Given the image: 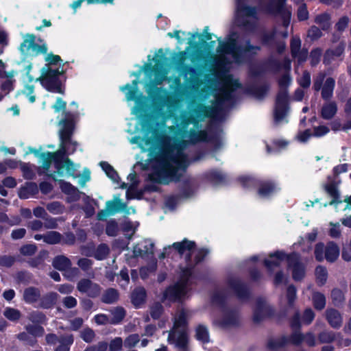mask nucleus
I'll return each instance as SVG.
<instances>
[{"label": "nucleus", "instance_id": "nucleus-42", "mask_svg": "<svg viewBox=\"0 0 351 351\" xmlns=\"http://www.w3.org/2000/svg\"><path fill=\"white\" fill-rule=\"evenodd\" d=\"M315 23L319 25L322 29L326 30L330 27V16L327 13L318 14L315 18Z\"/></svg>", "mask_w": 351, "mask_h": 351}, {"label": "nucleus", "instance_id": "nucleus-51", "mask_svg": "<svg viewBox=\"0 0 351 351\" xmlns=\"http://www.w3.org/2000/svg\"><path fill=\"white\" fill-rule=\"evenodd\" d=\"M176 68L180 71L181 75H182L185 78H187L188 75L191 77H193L197 73L196 69L189 64H184L177 66Z\"/></svg>", "mask_w": 351, "mask_h": 351}, {"label": "nucleus", "instance_id": "nucleus-47", "mask_svg": "<svg viewBox=\"0 0 351 351\" xmlns=\"http://www.w3.org/2000/svg\"><path fill=\"white\" fill-rule=\"evenodd\" d=\"M195 337L204 343L208 342L209 336L207 328L203 325H199L195 330Z\"/></svg>", "mask_w": 351, "mask_h": 351}, {"label": "nucleus", "instance_id": "nucleus-58", "mask_svg": "<svg viewBox=\"0 0 351 351\" xmlns=\"http://www.w3.org/2000/svg\"><path fill=\"white\" fill-rule=\"evenodd\" d=\"M29 319L33 323L43 324L45 322L47 317L43 312L36 311L29 315Z\"/></svg>", "mask_w": 351, "mask_h": 351}, {"label": "nucleus", "instance_id": "nucleus-41", "mask_svg": "<svg viewBox=\"0 0 351 351\" xmlns=\"http://www.w3.org/2000/svg\"><path fill=\"white\" fill-rule=\"evenodd\" d=\"M312 300L315 309L321 311L325 308L326 300L323 293L314 292L312 295Z\"/></svg>", "mask_w": 351, "mask_h": 351}, {"label": "nucleus", "instance_id": "nucleus-32", "mask_svg": "<svg viewBox=\"0 0 351 351\" xmlns=\"http://www.w3.org/2000/svg\"><path fill=\"white\" fill-rule=\"evenodd\" d=\"M40 291L35 287H29L24 289L23 293V300L28 304H34L39 300Z\"/></svg>", "mask_w": 351, "mask_h": 351}, {"label": "nucleus", "instance_id": "nucleus-64", "mask_svg": "<svg viewBox=\"0 0 351 351\" xmlns=\"http://www.w3.org/2000/svg\"><path fill=\"white\" fill-rule=\"evenodd\" d=\"M108 343L106 341H99L97 344L86 348L84 351H106Z\"/></svg>", "mask_w": 351, "mask_h": 351}, {"label": "nucleus", "instance_id": "nucleus-20", "mask_svg": "<svg viewBox=\"0 0 351 351\" xmlns=\"http://www.w3.org/2000/svg\"><path fill=\"white\" fill-rule=\"evenodd\" d=\"M289 269L291 271L292 278L295 281H301L305 277L306 267L302 262L300 256L297 253H292L287 256Z\"/></svg>", "mask_w": 351, "mask_h": 351}, {"label": "nucleus", "instance_id": "nucleus-57", "mask_svg": "<svg viewBox=\"0 0 351 351\" xmlns=\"http://www.w3.org/2000/svg\"><path fill=\"white\" fill-rule=\"evenodd\" d=\"M140 340V336L138 334H132L125 339L123 345L126 348H132L135 347Z\"/></svg>", "mask_w": 351, "mask_h": 351}, {"label": "nucleus", "instance_id": "nucleus-11", "mask_svg": "<svg viewBox=\"0 0 351 351\" xmlns=\"http://www.w3.org/2000/svg\"><path fill=\"white\" fill-rule=\"evenodd\" d=\"M348 165L346 163L341 164L335 166L332 169L333 176H328L326 183L324 187L326 193L332 198V201L330 204H337L341 202L339 200L340 194L338 190V186L341 183V180L338 176L341 173L348 171Z\"/></svg>", "mask_w": 351, "mask_h": 351}, {"label": "nucleus", "instance_id": "nucleus-49", "mask_svg": "<svg viewBox=\"0 0 351 351\" xmlns=\"http://www.w3.org/2000/svg\"><path fill=\"white\" fill-rule=\"evenodd\" d=\"M335 335L332 331L324 330L318 335V340L320 343H330L335 340Z\"/></svg>", "mask_w": 351, "mask_h": 351}, {"label": "nucleus", "instance_id": "nucleus-34", "mask_svg": "<svg viewBox=\"0 0 351 351\" xmlns=\"http://www.w3.org/2000/svg\"><path fill=\"white\" fill-rule=\"evenodd\" d=\"M119 299V293L118 290L114 288L106 289L101 298V301L105 304L116 303Z\"/></svg>", "mask_w": 351, "mask_h": 351}, {"label": "nucleus", "instance_id": "nucleus-27", "mask_svg": "<svg viewBox=\"0 0 351 351\" xmlns=\"http://www.w3.org/2000/svg\"><path fill=\"white\" fill-rule=\"evenodd\" d=\"M287 255L282 251H276L269 255V258L264 260L265 266L270 271L274 267H278L281 262L286 258Z\"/></svg>", "mask_w": 351, "mask_h": 351}, {"label": "nucleus", "instance_id": "nucleus-62", "mask_svg": "<svg viewBox=\"0 0 351 351\" xmlns=\"http://www.w3.org/2000/svg\"><path fill=\"white\" fill-rule=\"evenodd\" d=\"M44 241L49 244H56L60 241V234L57 232H49L43 236Z\"/></svg>", "mask_w": 351, "mask_h": 351}, {"label": "nucleus", "instance_id": "nucleus-2", "mask_svg": "<svg viewBox=\"0 0 351 351\" xmlns=\"http://www.w3.org/2000/svg\"><path fill=\"white\" fill-rule=\"evenodd\" d=\"M208 27H205L203 34L193 33L191 34L189 42L193 49V57L199 62L205 65L213 63L214 76V102L213 108L203 106L202 112L204 116L209 117V112H213V119L216 128L219 126V44L215 49V53H213V41L208 43L212 39V34L208 32ZM219 42V38L217 39Z\"/></svg>", "mask_w": 351, "mask_h": 351}, {"label": "nucleus", "instance_id": "nucleus-48", "mask_svg": "<svg viewBox=\"0 0 351 351\" xmlns=\"http://www.w3.org/2000/svg\"><path fill=\"white\" fill-rule=\"evenodd\" d=\"M27 332L33 337H42L44 335V328L39 325L29 324L25 326Z\"/></svg>", "mask_w": 351, "mask_h": 351}, {"label": "nucleus", "instance_id": "nucleus-12", "mask_svg": "<svg viewBox=\"0 0 351 351\" xmlns=\"http://www.w3.org/2000/svg\"><path fill=\"white\" fill-rule=\"evenodd\" d=\"M71 151L69 152V147H60V149L51 154L54 156V166L57 169V173L62 175L63 169H65L66 173L74 178L77 177L75 173L76 169L73 161L68 157L72 154Z\"/></svg>", "mask_w": 351, "mask_h": 351}, {"label": "nucleus", "instance_id": "nucleus-39", "mask_svg": "<svg viewBox=\"0 0 351 351\" xmlns=\"http://www.w3.org/2000/svg\"><path fill=\"white\" fill-rule=\"evenodd\" d=\"M110 251V248L107 244L101 243L96 249L94 248L93 256L99 261L104 260L108 256Z\"/></svg>", "mask_w": 351, "mask_h": 351}, {"label": "nucleus", "instance_id": "nucleus-21", "mask_svg": "<svg viewBox=\"0 0 351 351\" xmlns=\"http://www.w3.org/2000/svg\"><path fill=\"white\" fill-rule=\"evenodd\" d=\"M126 208V203L123 202L119 197H114L112 199L106 202L105 208L98 212L96 219H107L108 217L123 212Z\"/></svg>", "mask_w": 351, "mask_h": 351}, {"label": "nucleus", "instance_id": "nucleus-29", "mask_svg": "<svg viewBox=\"0 0 351 351\" xmlns=\"http://www.w3.org/2000/svg\"><path fill=\"white\" fill-rule=\"evenodd\" d=\"M59 298V295L53 291L47 293L39 298V307L49 309L53 307Z\"/></svg>", "mask_w": 351, "mask_h": 351}, {"label": "nucleus", "instance_id": "nucleus-30", "mask_svg": "<svg viewBox=\"0 0 351 351\" xmlns=\"http://www.w3.org/2000/svg\"><path fill=\"white\" fill-rule=\"evenodd\" d=\"M38 193V187L35 182H27L23 186H21L19 190V197L21 199H28L30 196H34Z\"/></svg>", "mask_w": 351, "mask_h": 351}, {"label": "nucleus", "instance_id": "nucleus-52", "mask_svg": "<svg viewBox=\"0 0 351 351\" xmlns=\"http://www.w3.org/2000/svg\"><path fill=\"white\" fill-rule=\"evenodd\" d=\"M194 193V190L188 181H184L180 187V194L179 195L181 197L189 198L191 197Z\"/></svg>", "mask_w": 351, "mask_h": 351}, {"label": "nucleus", "instance_id": "nucleus-55", "mask_svg": "<svg viewBox=\"0 0 351 351\" xmlns=\"http://www.w3.org/2000/svg\"><path fill=\"white\" fill-rule=\"evenodd\" d=\"M97 204V201L93 199L90 202H85L84 205L82 206V210L85 213L86 218H90L95 215V210L93 205H96Z\"/></svg>", "mask_w": 351, "mask_h": 351}, {"label": "nucleus", "instance_id": "nucleus-44", "mask_svg": "<svg viewBox=\"0 0 351 351\" xmlns=\"http://www.w3.org/2000/svg\"><path fill=\"white\" fill-rule=\"evenodd\" d=\"M317 283L319 286L325 285L328 278L327 269L325 267L319 265L315 269Z\"/></svg>", "mask_w": 351, "mask_h": 351}, {"label": "nucleus", "instance_id": "nucleus-16", "mask_svg": "<svg viewBox=\"0 0 351 351\" xmlns=\"http://www.w3.org/2000/svg\"><path fill=\"white\" fill-rule=\"evenodd\" d=\"M239 182L244 188H250L258 185V194L262 197H267L274 193L277 189L276 184L271 181H261L258 183L249 176H241Z\"/></svg>", "mask_w": 351, "mask_h": 351}, {"label": "nucleus", "instance_id": "nucleus-45", "mask_svg": "<svg viewBox=\"0 0 351 351\" xmlns=\"http://www.w3.org/2000/svg\"><path fill=\"white\" fill-rule=\"evenodd\" d=\"M121 230L128 239H131L135 232L136 226L130 221H122L121 223H120V231Z\"/></svg>", "mask_w": 351, "mask_h": 351}, {"label": "nucleus", "instance_id": "nucleus-28", "mask_svg": "<svg viewBox=\"0 0 351 351\" xmlns=\"http://www.w3.org/2000/svg\"><path fill=\"white\" fill-rule=\"evenodd\" d=\"M326 319L330 326L333 328H339L343 324L341 313L336 309L330 308L325 311Z\"/></svg>", "mask_w": 351, "mask_h": 351}, {"label": "nucleus", "instance_id": "nucleus-35", "mask_svg": "<svg viewBox=\"0 0 351 351\" xmlns=\"http://www.w3.org/2000/svg\"><path fill=\"white\" fill-rule=\"evenodd\" d=\"M99 166L110 180L116 183L119 182L121 179L117 171L108 162L101 161L99 162Z\"/></svg>", "mask_w": 351, "mask_h": 351}, {"label": "nucleus", "instance_id": "nucleus-33", "mask_svg": "<svg viewBox=\"0 0 351 351\" xmlns=\"http://www.w3.org/2000/svg\"><path fill=\"white\" fill-rule=\"evenodd\" d=\"M337 112V106L335 101H328L324 104L321 110V116L324 119H332Z\"/></svg>", "mask_w": 351, "mask_h": 351}, {"label": "nucleus", "instance_id": "nucleus-13", "mask_svg": "<svg viewBox=\"0 0 351 351\" xmlns=\"http://www.w3.org/2000/svg\"><path fill=\"white\" fill-rule=\"evenodd\" d=\"M240 317L239 310L229 306L225 302L221 291V326L223 328H235L239 326Z\"/></svg>", "mask_w": 351, "mask_h": 351}, {"label": "nucleus", "instance_id": "nucleus-53", "mask_svg": "<svg viewBox=\"0 0 351 351\" xmlns=\"http://www.w3.org/2000/svg\"><path fill=\"white\" fill-rule=\"evenodd\" d=\"M45 61L47 62V63L45 64L43 69H47L48 67H51L52 65H61V63L62 62V60L60 56L55 55L52 53L47 55L45 58Z\"/></svg>", "mask_w": 351, "mask_h": 351}, {"label": "nucleus", "instance_id": "nucleus-15", "mask_svg": "<svg viewBox=\"0 0 351 351\" xmlns=\"http://www.w3.org/2000/svg\"><path fill=\"white\" fill-rule=\"evenodd\" d=\"M325 77L324 73H319L314 79L313 88L315 91L321 90L323 99L330 100L333 95L335 80L334 78L329 77L324 81Z\"/></svg>", "mask_w": 351, "mask_h": 351}, {"label": "nucleus", "instance_id": "nucleus-50", "mask_svg": "<svg viewBox=\"0 0 351 351\" xmlns=\"http://www.w3.org/2000/svg\"><path fill=\"white\" fill-rule=\"evenodd\" d=\"M119 231L120 224H119L117 221H108L106 228V233L108 236L115 237Z\"/></svg>", "mask_w": 351, "mask_h": 351}, {"label": "nucleus", "instance_id": "nucleus-22", "mask_svg": "<svg viewBox=\"0 0 351 351\" xmlns=\"http://www.w3.org/2000/svg\"><path fill=\"white\" fill-rule=\"evenodd\" d=\"M77 290L91 298L99 297L101 292V286L88 278H81L77 283Z\"/></svg>", "mask_w": 351, "mask_h": 351}, {"label": "nucleus", "instance_id": "nucleus-31", "mask_svg": "<svg viewBox=\"0 0 351 351\" xmlns=\"http://www.w3.org/2000/svg\"><path fill=\"white\" fill-rule=\"evenodd\" d=\"M147 293L143 287L135 288L131 293V302L136 308H139L146 301Z\"/></svg>", "mask_w": 351, "mask_h": 351}, {"label": "nucleus", "instance_id": "nucleus-25", "mask_svg": "<svg viewBox=\"0 0 351 351\" xmlns=\"http://www.w3.org/2000/svg\"><path fill=\"white\" fill-rule=\"evenodd\" d=\"M345 48L346 43L341 41L334 49H327L324 54L323 63L325 65L330 64L336 58H340L343 55Z\"/></svg>", "mask_w": 351, "mask_h": 351}, {"label": "nucleus", "instance_id": "nucleus-3", "mask_svg": "<svg viewBox=\"0 0 351 351\" xmlns=\"http://www.w3.org/2000/svg\"><path fill=\"white\" fill-rule=\"evenodd\" d=\"M173 247L180 256L185 254L184 259L186 265L182 268L179 280L167 287L163 291L161 301L162 302L165 301L177 302L182 304L189 298V278L192 274V269L204 260L208 252L204 249L196 251L195 243L186 239L181 242L173 243Z\"/></svg>", "mask_w": 351, "mask_h": 351}, {"label": "nucleus", "instance_id": "nucleus-7", "mask_svg": "<svg viewBox=\"0 0 351 351\" xmlns=\"http://www.w3.org/2000/svg\"><path fill=\"white\" fill-rule=\"evenodd\" d=\"M191 317V312L184 308L178 306L173 317V326L169 332V343H178L180 339L186 340L189 345V337L187 334L188 319Z\"/></svg>", "mask_w": 351, "mask_h": 351}, {"label": "nucleus", "instance_id": "nucleus-18", "mask_svg": "<svg viewBox=\"0 0 351 351\" xmlns=\"http://www.w3.org/2000/svg\"><path fill=\"white\" fill-rule=\"evenodd\" d=\"M228 284L240 302H247L250 300L252 293L246 282L237 278H231L228 280Z\"/></svg>", "mask_w": 351, "mask_h": 351}, {"label": "nucleus", "instance_id": "nucleus-43", "mask_svg": "<svg viewBox=\"0 0 351 351\" xmlns=\"http://www.w3.org/2000/svg\"><path fill=\"white\" fill-rule=\"evenodd\" d=\"M60 189L66 195L78 197L79 190L77 187L71 184L70 182L60 180Z\"/></svg>", "mask_w": 351, "mask_h": 351}, {"label": "nucleus", "instance_id": "nucleus-38", "mask_svg": "<svg viewBox=\"0 0 351 351\" xmlns=\"http://www.w3.org/2000/svg\"><path fill=\"white\" fill-rule=\"evenodd\" d=\"M332 302L336 307H341L345 302V295L343 292L339 288H334L331 291Z\"/></svg>", "mask_w": 351, "mask_h": 351}, {"label": "nucleus", "instance_id": "nucleus-17", "mask_svg": "<svg viewBox=\"0 0 351 351\" xmlns=\"http://www.w3.org/2000/svg\"><path fill=\"white\" fill-rule=\"evenodd\" d=\"M304 335L299 330H293L289 337L282 336L277 339L269 341L267 347L271 351H278L286 344L291 342L293 345H299L304 341Z\"/></svg>", "mask_w": 351, "mask_h": 351}, {"label": "nucleus", "instance_id": "nucleus-8", "mask_svg": "<svg viewBox=\"0 0 351 351\" xmlns=\"http://www.w3.org/2000/svg\"><path fill=\"white\" fill-rule=\"evenodd\" d=\"M75 114L74 112H65L64 118L59 121V125L62 126L59 132L60 147H68V145H71V153H74L77 147V143L71 139L75 128Z\"/></svg>", "mask_w": 351, "mask_h": 351}, {"label": "nucleus", "instance_id": "nucleus-37", "mask_svg": "<svg viewBox=\"0 0 351 351\" xmlns=\"http://www.w3.org/2000/svg\"><path fill=\"white\" fill-rule=\"evenodd\" d=\"M73 335H65L60 336V345L55 349L54 351H69L70 346L73 343Z\"/></svg>", "mask_w": 351, "mask_h": 351}, {"label": "nucleus", "instance_id": "nucleus-24", "mask_svg": "<svg viewBox=\"0 0 351 351\" xmlns=\"http://www.w3.org/2000/svg\"><path fill=\"white\" fill-rule=\"evenodd\" d=\"M35 36L34 34H27V38L24 39L23 43L20 45V49L21 51H25V48L26 50H29V49H32L34 51H36L37 53L45 54L47 52V47L45 44L39 45L35 43Z\"/></svg>", "mask_w": 351, "mask_h": 351}, {"label": "nucleus", "instance_id": "nucleus-56", "mask_svg": "<svg viewBox=\"0 0 351 351\" xmlns=\"http://www.w3.org/2000/svg\"><path fill=\"white\" fill-rule=\"evenodd\" d=\"M53 152H42L40 154V158L43 160V168L45 170H48L51 166L52 161L54 162V156L53 154Z\"/></svg>", "mask_w": 351, "mask_h": 351}, {"label": "nucleus", "instance_id": "nucleus-4", "mask_svg": "<svg viewBox=\"0 0 351 351\" xmlns=\"http://www.w3.org/2000/svg\"><path fill=\"white\" fill-rule=\"evenodd\" d=\"M245 0H237L235 23L245 31L252 32L257 22L256 9L245 5ZM285 3V0H271L265 10L269 13L280 16L282 25L287 28L290 23L291 12Z\"/></svg>", "mask_w": 351, "mask_h": 351}, {"label": "nucleus", "instance_id": "nucleus-26", "mask_svg": "<svg viewBox=\"0 0 351 351\" xmlns=\"http://www.w3.org/2000/svg\"><path fill=\"white\" fill-rule=\"evenodd\" d=\"M53 267L60 271H65L69 269H71V271L75 274L78 272V269L76 267L71 268V261L69 258L63 255H59L56 256L52 261Z\"/></svg>", "mask_w": 351, "mask_h": 351}, {"label": "nucleus", "instance_id": "nucleus-9", "mask_svg": "<svg viewBox=\"0 0 351 351\" xmlns=\"http://www.w3.org/2000/svg\"><path fill=\"white\" fill-rule=\"evenodd\" d=\"M65 71L60 68L42 69V75L37 78V81H40L41 85L49 92L56 93H64L62 81L60 76L64 75Z\"/></svg>", "mask_w": 351, "mask_h": 351}, {"label": "nucleus", "instance_id": "nucleus-14", "mask_svg": "<svg viewBox=\"0 0 351 351\" xmlns=\"http://www.w3.org/2000/svg\"><path fill=\"white\" fill-rule=\"evenodd\" d=\"M314 254L319 262L326 259L329 263H334L339 256V248L332 241L328 242L326 245L320 242L315 245Z\"/></svg>", "mask_w": 351, "mask_h": 351}, {"label": "nucleus", "instance_id": "nucleus-59", "mask_svg": "<svg viewBox=\"0 0 351 351\" xmlns=\"http://www.w3.org/2000/svg\"><path fill=\"white\" fill-rule=\"evenodd\" d=\"M17 338L23 342L25 344L29 345L30 346H34L37 343V340L36 338L33 337L30 334L27 332H23L19 333L17 335Z\"/></svg>", "mask_w": 351, "mask_h": 351}, {"label": "nucleus", "instance_id": "nucleus-5", "mask_svg": "<svg viewBox=\"0 0 351 351\" xmlns=\"http://www.w3.org/2000/svg\"><path fill=\"white\" fill-rule=\"evenodd\" d=\"M137 79L132 81V85L127 84L121 88L122 91L128 90L125 93V98L127 101H135V105L133 108L134 113L141 119L143 128H152L151 120L152 118L150 112V106L143 97H138Z\"/></svg>", "mask_w": 351, "mask_h": 351}, {"label": "nucleus", "instance_id": "nucleus-61", "mask_svg": "<svg viewBox=\"0 0 351 351\" xmlns=\"http://www.w3.org/2000/svg\"><path fill=\"white\" fill-rule=\"evenodd\" d=\"M3 315L7 319L11 321H17L21 317V312L19 310L12 308H7L3 313Z\"/></svg>", "mask_w": 351, "mask_h": 351}, {"label": "nucleus", "instance_id": "nucleus-36", "mask_svg": "<svg viewBox=\"0 0 351 351\" xmlns=\"http://www.w3.org/2000/svg\"><path fill=\"white\" fill-rule=\"evenodd\" d=\"M28 227L33 230H40L44 227L45 229H53L57 228L56 221H46L45 223L42 221H32L28 223Z\"/></svg>", "mask_w": 351, "mask_h": 351}, {"label": "nucleus", "instance_id": "nucleus-40", "mask_svg": "<svg viewBox=\"0 0 351 351\" xmlns=\"http://www.w3.org/2000/svg\"><path fill=\"white\" fill-rule=\"evenodd\" d=\"M112 317L110 320V324H117L120 323L125 317V311L121 306H117L110 310Z\"/></svg>", "mask_w": 351, "mask_h": 351}, {"label": "nucleus", "instance_id": "nucleus-60", "mask_svg": "<svg viewBox=\"0 0 351 351\" xmlns=\"http://www.w3.org/2000/svg\"><path fill=\"white\" fill-rule=\"evenodd\" d=\"M80 337L85 342L91 343L95 337V333L93 329L86 327L80 332Z\"/></svg>", "mask_w": 351, "mask_h": 351}, {"label": "nucleus", "instance_id": "nucleus-1", "mask_svg": "<svg viewBox=\"0 0 351 351\" xmlns=\"http://www.w3.org/2000/svg\"><path fill=\"white\" fill-rule=\"evenodd\" d=\"M260 49V47L251 45L249 40L243 43L237 33L231 34L226 41L221 43V123L243 90L241 83L231 70Z\"/></svg>", "mask_w": 351, "mask_h": 351}, {"label": "nucleus", "instance_id": "nucleus-54", "mask_svg": "<svg viewBox=\"0 0 351 351\" xmlns=\"http://www.w3.org/2000/svg\"><path fill=\"white\" fill-rule=\"evenodd\" d=\"M322 56V49L317 47L311 50L310 53V64L312 66H315L318 64Z\"/></svg>", "mask_w": 351, "mask_h": 351}, {"label": "nucleus", "instance_id": "nucleus-19", "mask_svg": "<svg viewBox=\"0 0 351 351\" xmlns=\"http://www.w3.org/2000/svg\"><path fill=\"white\" fill-rule=\"evenodd\" d=\"M288 36L287 31L278 33L276 29L269 33H265L262 36V43L263 45L270 48H276L279 53H282L285 48L286 44L283 40H280V38H285Z\"/></svg>", "mask_w": 351, "mask_h": 351}, {"label": "nucleus", "instance_id": "nucleus-46", "mask_svg": "<svg viewBox=\"0 0 351 351\" xmlns=\"http://www.w3.org/2000/svg\"><path fill=\"white\" fill-rule=\"evenodd\" d=\"M163 311V306L159 302H155L149 306V314L154 319H159Z\"/></svg>", "mask_w": 351, "mask_h": 351}, {"label": "nucleus", "instance_id": "nucleus-6", "mask_svg": "<svg viewBox=\"0 0 351 351\" xmlns=\"http://www.w3.org/2000/svg\"><path fill=\"white\" fill-rule=\"evenodd\" d=\"M180 177L181 175L176 167L167 161H163L158 169L149 174L148 180L152 183L145 184L143 189L145 192H158L160 188L155 184L156 183L168 184L172 180L179 181Z\"/></svg>", "mask_w": 351, "mask_h": 351}, {"label": "nucleus", "instance_id": "nucleus-63", "mask_svg": "<svg viewBox=\"0 0 351 351\" xmlns=\"http://www.w3.org/2000/svg\"><path fill=\"white\" fill-rule=\"evenodd\" d=\"M301 44L302 41L299 36H294L291 38L290 43L291 55L296 54V53L302 49H301Z\"/></svg>", "mask_w": 351, "mask_h": 351}, {"label": "nucleus", "instance_id": "nucleus-10", "mask_svg": "<svg viewBox=\"0 0 351 351\" xmlns=\"http://www.w3.org/2000/svg\"><path fill=\"white\" fill-rule=\"evenodd\" d=\"M291 79L288 75H282L279 80V86L281 87L276 101L274 110V123L279 124L285 119L288 113V94L285 88L290 84Z\"/></svg>", "mask_w": 351, "mask_h": 351}, {"label": "nucleus", "instance_id": "nucleus-23", "mask_svg": "<svg viewBox=\"0 0 351 351\" xmlns=\"http://www.w3.org/2000/svg\"><path fill=\"white\" fill-rule=\"evenodd\" d=\"M274 312V309L264 298H258L253 313L254 323L260 324L265 318L271 316Z\"/></svg>", "mask_w": 351, "mask_h": 351}]
</instances>
